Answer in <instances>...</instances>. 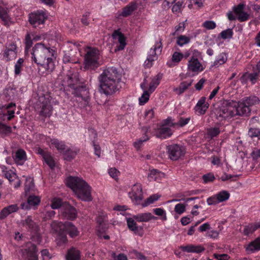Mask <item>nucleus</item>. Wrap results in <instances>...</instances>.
Instances as JSON below:
<instances>
[{"instance_id":"nucleus-64","label":"nucleus","mask_w":260,"mask_h":260,"mask_svg":"<svg viewBox=\"0 0 260 260\" xmlns=\"http://www.w3.org/2000/svg\"><path fill=\"white\" fill-rule=\"evenodd\" d=\"M55 214V212L53 210H46L44 214V218L45 220L51 219L54 217Z\"/></svg>"},{"instance_id":"nucleus-49","label":"nucleus","mask_w":260,"mask_h":260,"mask_svg":"<svg viewBox=\"0 0 260 260\" xmlns=\"http://www.w3.org/2000/svg\"><path fill=\"white\" fill-rule=\"evenodd\" d=\"M178 121L175 124L176 126L183 127L188 123L190 120V117L184 118L181 116H178Z\"/></svg>"},{"instance_id":"nucleus-41","label":"nucleus","mask_w":260,"mask_h":260,"mask_svg":"<svg viewBox=\"0 0 260 260\" xmlns=\"http://www.w3.org/2000/svg\"><path fill=\"white\" fill-rule=\"evenodd\" d=\"M12 132V127L0 122V136L4 137L10 135Z\"/></svg>"},{"instance_id":"nucleus-9","label":"nucleus","mask_w":260,"mask_h":260,"mask_svg":"<svg viewBox=\"0 0 260 260\" xmlns=\"http://www.w3.org/2000/svg\"><path fill=\"white\" fill-rule=\"evenodd\" d=\"M24 196L27 198L26 201L21 203V208L28 210L32 206V178L27 177L24 183Z\"/></svg>"},{"instance_id":"nucleus-40","label":"nucleus","mask_w":260,"mask_h":260,"mask_svg":"<svg viewBox=\"0 0 260 260\" xmlns=\"http://www.w3.org/2000/svg\"><path fill=\"white\" fill-rule=\"evenodd\" d=\"M64 202H63L62 199L55 197L51 200L50 207L52 209H60V210L64 205Z\"/></svg>"},{"instance_id":"nucleus-33","label":"nucleus","mask_w":260,"mask_h":260,"mask_svg":"<svg viewBox=\"0 0 260 260\" xmlns=\"http://www.w3.org/2000/svg\"><path fill=\"white\" fill-rule=\"evenodd\" d=\"M22 260H32V244L29 243L22 250Z\"/></svg>"},{"instance_id":"nucleus-21","label":"nucleus","mask_w":260,"mask_h":260,"mask_svg":"<svg viewBox=\"0 0 260 260\" xmlns=\"http://www.w3.org/2000/svg\"><path fill=\"white\" fill-rule=\"evenodd\" d=\"M0 171L1 172L3 176L8 179L10 182L14 181L17 178L15 170L13 169H11L4 165L0 166Z\"/></svg>"},{"instance_id":"nucleus-2","label":"nucleus","mask_w":260,"mask_h":260,"mask_svg":"<svg viewBox=\"0 0 260 260\" xmlns=\"http://www.w3.org/2000/svg\"><path fill=\"white\" fill-rule=\"evenodd\" d=\"M46 52L51 53L52 56H54V53L55 52L52 49L45 47L42 43H37L34 47V61L38 66H40L38 67V72H41L42 74L44 73L45 71L52 72L54 68L53 59L50 57L46 58Z\"/></svg>"},{"instance_id":"nucleus-46","label":"nucleus","mask_w":260,"mask_h":260,"mask_svg":"<svg viewBox=\"0 0 260 260\" xmlns=\"http://www.w3.org/2000/svg\"><path fill=\"white\" fill-rule=\"evenodd\" d=\"M220 133L219 128L218 127H210L207 129V134L209 138L213 139L217 136Z\"/></svg>"},{"instance_id":"nucleus-42","label":"nucleus","mask_w":260,"mask_h":260,"mask_svg":"<svg viewBox=\"0 0 260 260\" xmlns=\"http://www.w3.org/2000/svg\"><path fill=\"white\" fill-rule=\"evenodd\" d=\"M226 60L227 58L225 56V54L224 53H221L219 55L218 58L213 62V64L211 65V67L217 68L219 66L224 64L226 61Z\"/></svg>"},{"instance_id":"nucleus-53","label":"nucleus","mask_w":260,"mask_h":260,"mask_svg":"<svg viewBox=\"0 0 260 260\" xmlns=\"http://www.w3.org/2000/svg\"><path fill=\"white\" fill-rule=\"evenodd\" d=\"M38 225L34 224V241L40 243L41 242V234L39 232Z\"/></svg>"},{"instance_id":"nucleus-7","label":"nucleus","mask_w":260,"mask_h":260,"mask_svg":"<svg viewBox=\"0 0 260 260\" xmlns=\"http://www.w3.org/2000/svg\"><path fill=\"white\" fill-rule=\"evenodd\" d=\"M85 55V66L86 69H95L100 66L99 50L95 48L88 47Z\"/></svg>"},{"instance_id":"nucleus-56","label":"nucleus","mask_w":260,"mask_h":260,"mask_svg":"<svg viewBox=\"0 0 260 260\" xmlns=\"http://www.w3.org/2000/svg\"><path fill=\"white\" fill-rule=\"evenodd\" d=\"M149 91H145L140 98H139V104L141 105H144L149 99L150 94Z\"/></svg>"},{"instance_id":"nucleus-16","label":"nucleus","mask_w":260,"mask_h":260,"mask_svg":"<svg viewBox=\"0 0 260 260\" xmlns=\"http://www.w3.org/2000/svg\"><path fill=\"white\" fill-rule=\"evenodd\" d=\"M16 105L11 103L0 109V119L10 120L14 117Z\"/></svg>"},{"instance_id":"nucleus-32","label":"nucleus","mask_w":260,"mask_h":260,"mask_svg":"<svg viewBox=\"0 0 260 260\" xmlns=\"http://www.w3.org/2000/svg\"><path fill=\"white\" fill-rule=\"evenodd\" d=\"M57 233L56 238V243L58 246H61L68 243V238L66 232L63 230H54Z\"/></svg>"},{"instance_id":"nucleus-31","label":"nucleus","mask_w":260,"mask_h":260,"mask_svg":"<svg viewBox=\"0 0 260 260\" xmlns=\"http://www.w3.org/2000/svg\"><path fill=\"white\" fill-rule=\"evenodd\" d=\"M133 218L138 222H148L151 219H156L157 218L151 213H140L134 215Z\"/></svg>"},{"instance_id":"nucleus-8","label":"nucleus","mask_w":260,"mask_h":260,"mask_svg":"<svg viewBox=\"0 0 260 260\" xmlns=\"http://www.w3.org/2000/svg\"><path fill=\"white\" fill-rule=\"evenodd\" d=\"M51 226L53 230H63L72 238H75L79 234L77 228L71 222L63 223L60 221H53L51 224Z\"/></svg>"},{"instance_id":"nucleus-23","label":"nucleus","mask_w":260,"mask_h":260,"mask_svg":"<svg viewBox=\"0 0 260 260\" xmlns=\"http://www.w3.org/2000/svg\"><path fill=\"white\" fill-rule=\"evenodd\" d=\"M244 248L247 254H251L260 250V237H257L248 244L244 245Z\"/></svg>"},{"instance_id":"nucleus-37","label":"nucleus","mask_w":260,"mask_h":260,"mask_svg":"<svg viewBox=\"0 0 260 260\" xmlns=\"http://www.w3.org/2000/svg\"><path fill=\"white\" fill-rule=\"evenodd\" d=\"M162 74H157L151 80L149 84L148 90L149 92H153L157 86L159 85L160 80L162 79Z\"/></svg>"},{"instance_id":"nucleus-39","label":"nucleus","mask_w":260,"mask_h":260,"mask_svg":"<svg viewBox=\"0 0 260 260\" xmlns=\"http://www.w3.org/2000/svg\"><path fill=\"white\" fill-rule=\"evenodd\" d=\"M79 151V149H75L74 150L69 149L63 153V158L66 160L71 161L75 158Z\"/></svg>"},{"instance_id":"nucleus-34","label":"nucleus","mask_w":260,"mask_h":260,"mask_svg":"<svg viewBox=\"0 0 260 260\" xmlns=\"http://www.w3.org/2000/svg\"><path fill=\"white\" fill-rule=\"evenodd\" d=\"M138 7V4L136 2H132L128 5L125 6L122 9L120 16L126 17L131 15Z\"/></svg>"},{"instance_id":"nucleus-6","label":"nucleus","mask_w":260,"mask_h":260,"mask_svg":"<svg viewBox=\"0 0 260 260\" xmlns=\"http://www.w3.org/2000/svg\"><path fill=\"white\" fill-rule=\"evenodd\" d=\"M259 100L258 97L253 95L248 97H245L241 99L239 102L238 108L240 111V116H248L251 112V107L258 104Z\"/></svg>"},{"instance_id":"nucleus-20","label":"nucleus","mask_w":260,"mask_h":260,"mask_svg":"<svg viewBox=\"0 0 260 260\" xmlns=\"http://www.w3.org/2000/svg\"><path fill=\"white\" fill-rule=\"evenodd\" d=\"M112 37L114 40H117L119 43V45L115 48V51L124 49L126 45V39L124 35L120 31L119 29L115 30L112 35Z\"/></svg>"},{"instance_id":"nucleus-18","label":"nucleus","mask_w":260,"mask_h":260,"mask_svg":"<svg viewBox=\"0 0 260 260\" xmlns=\"http://www.w3.org/2000/svg\"><path fill=\"white\" fill-rule=\"evenodd\" d=\"M47 18V15L44 10H40L34 12V28L37 26L42 28Z\"/></svg>"},{"instance_id":"nucleus-4","label":"nucleus","mask_w":260,"mask_h":260,"mask_svg":"<svg viewBox=\"0 0 260 260\" xmlns=\"http://www.w3.org/2000/svg\"><path fill=\"white\" fill-rule=\"evenodd\" d=\"M36 94L35 98H37L38 100L36 105L41 108L38 118L40 120L44 122L45 118L49 117L52 114V107L50 105L51 96L45 87L43 85L38 87Z\"/></svg>"},{"instance_id":"nucleus-5","label":"nucleus","mask_w":260,"mask_h":260,"mask_svg":"<svg viewBox=\"0 0 260 260\" xmlns=\"http://www.w3.org/2000/svg\"><path fill=\"white\" fill-rule=\"evenodd\" d=\"M240 113L237 102L234 101H226L223 102L216 110V114L218 118L226 119L236 115L240 116Z\"/></svg>"},{"instance_id":"nucleus-26","label":"nucleus","mask_w":260,"mask_h":260,"mask_svg":"<svg viewBox=\"0 0 260 260\" xmlns=\"http://www.w3.org/2000/svg\"><path fill=\"white\" fill-rule=\"evenodd\" d=\"M206 100L205 97H202L194 107L195 111L200 115H204L209 108V104L206 102Z\"/></svg>"},{"instance_id":"nucleus-29","label":"nucleus","mask_w":260,"mask_h":260,"mask_svg":"<svg viewBox=\"0 0 260 260\" xmlns=\"http://www.w3.org/2000/svg\"><path fill=\"white\" fill-rule=\"evenodd\" d=\"M13 160L19 165H22L26 159V154L24 150L19 149L13 155Z\"/></svg>"},{"instance_id":"nucleus-45","label":"nucleus","mask_w":260,"mask_h":260,"mask_svg":"<svg viewBox=\"0 0 260 260\" xmlns=\"http://www.w3.org/2000/svg\"><path fill=\"white\" fill-rule=\"evenodd\" d=\"M190 41V37L180 35L177 38L176 44L180 46H183L184 45L189 43Z\"/></svg>"},{"instance_id":"nucleus-48","label":"nucleus","mask_w":260,"mask_h":260,"mask_svg":"<svg viewBox=\"0 0 260 260\" xmlns=\"http://www.w3.org/2000/svg\"><path fill=\"white\" fill-rule=\"evenodd\" d=\"M160 196L157 194H153L147 198L144 203L142 204V206L143 207H146L149 205L154 203L155 201H157Z\"/></svg>"},{"instance_id":"nucleus-35","label":"nucleus","mask_w":260,"mask_h":260,"mask_svg":"<svg viewBox=\"0 0 260 260\" xmlns=\"http://www.w3.org/2000/svg\"><path fill=\"white\" fill-rule=\"evenodd\" d=\"M24 43L25 45V56L26 57L29 55V52H30V54L31 55L30 58L32 60V49L30 50V48L32 45V40L31 38L30 35L29 33H27L25 36Z\"/></svg>"},{"instance_id":"nucleus-19","label":"nucleus","mask_w":260,"mask_h":260,"mask_svg":"<svg viewBox=\"0 0 260 260\" xmlns=\"http://www.w3.org/2000/svg\"><path fill=\"white\" fill-rule=\"evenodd\" d=\"M67 82L68 86L71 89V90L83 83L77 72L68 74L67 75Z\"/></svg>"},{"instance_id":"nucleus-1","label":"nucleus","mask_w":260,"mask_h":260,"mask_svg":"<svg viewBox=\"0 0 260 260\" xmlns=\"http://www.w3.org/2000/svg\"><path fill=\"white\" fill-rule=\"evenodd\" d=\"M121 78V74L116 68H107L98 77L100 92L106 95L113 94L118 90Z\"/></svg>"},{"instance_id":"nucleus-63","label":"nucleus","mask_w":260,"mask_h":260,"mask_svg":"<svg viewBox=\"0 0 260 260\" xmlns=\"http://www.w3.org/2000/svg\"><path fill=\"white\" fill-rule=\"evenodd\" d=\"M17 48L16 43L13 41L8 42L6 46V49H8V50L17 52Z\"/></svg>"},{"instance_id":"nucleus-25","label":"nucleus","mask_w":260,"mask_h":260,"mask_svg":"<svg viewBox=\"0 0 260 260\" xmlns=\"http://www.w3.org/2000/svg\"><path fill=\"white\" fill-rule=\"evenodd\" d=\"M37 153L41 155L45 162L49 166L51 169L55 167V162L50 154L40 148H37Z\"/></svg>"},{"instance_id":"nucleus-58","label":"nucleus","mask_w":260,"mask_h":260,"mask_svg":"<svg viewBox=\"0 0 260 260\" xmlns=\"http://www.w3.org/2000/svg\"><path fill=\"white\" fill-rule=\"evenodd\" d=\"M183 57V54L178 52H175L172 55V60L173 62L178 63L181 60Z\"/></svg>"},{"instance_id":"nucleus-54","label":"nucleus","mask_w":260,"mask_h":260,"mask_svg":"<svg viewBox=\"0 0 260 260\" xmlns=\"http://www.w3.org/2000/svg\"><path fill=\"white\" fill-rule=\"evenodd\" d=\"M248 136L252 139L258 138L260 136V129L257 128H250L248 132Z\"/></svg>"},{"instance_id":"nucleus-17","label":"nucleus","mask_w":260,"mask_h":260,"mask_svg":"<svg viewBox=\"0 0 260 260\" xmlns=\"http://www.w3.org/2000/svg\"><path fill=\"white\" fill-rule=\"evenodd\" d=\"M245 7V4L240 3L233 7V11L238 16L237 19L240 22H244L249 19V14L244 11Z\"/></svg>"},{"instance_id":"nucleus-10","label":"nucleus","mask_w":260,"mask_h":260,"mask_svg":"<svg viewBox=\"0 0 260 260\" xmlns=\"http://www.w3.org/2000/svg\"><path fill=\"white\" fill-rule=\"evenodd\" d=\"M59 216L63 219L74 220L77 217V211L74 206L64 202V205L59 210Z\"/></svg>"},{"instance_id":"nucleus-43","label":"nucleus","mask_w":260,"mask_h":260,"mask_svg":"<svg viewBox=\"0 0 260 260\" xmlns=\"http://www.w3.org/2000/svg\"><path fill=\"white\" fill-rule=\"evenodd\" d=\"M51 143L52 145L59 151L61 152L64 150L66 148V145L62 141H59L58 139H53L51 140Z\"/></svg>"},{"instance_id":"nucleus-36","label":"nucleus","mask_w":260,"mask_h":260,"mask_svg":"<svg viewBox=\"0 0 260 260\" xmlns=\"http://www.w3.org/2000/svg\"><path fill=\"white\" fill-rule=\"evenodd\" d=\"M181 249L183 251L187 252L201 253L203 252L205 249L201 245H189L186 246H181Z\"/></svg>"},{"instance_id":"nucleus-13","label":"nucleus","mask_w":260,"mask_h":260,"mask_svg":"<svg viewBox=\"0 0 260 260\" xmlns=\"http://www.w3.org/2000/svg\"><path fill=\"white\" fill-rule=\"evenodd\" d=\"M169 158L172 160H177L185 154V149L178 144H173L167 146Z\"/></svg>"},{"instance_id":"nucleus-60","label":"nucleus","mask_w":260,"mask_h":260,"mask_svg":"<svg viewBox=\"0 0 260 260\" xmlns=\"http://www.w3.org/2000/svg\"><path fill=\"white\" fill-rule=\"evenodd\" d=\"M185 211V206L182 204L179 203L175 205L174 208V211L181 215Z\"/></svg>"},{"instance_id":"nucleus-38","label":"nucleus","mask_w":260,"mask_h":260,"mask_svg":"<svg viewBox=\"0 0 260 260\" xmlns=\"http://www.w3.org/2000/svg\"><path fill=\"white\" fill-rule=\"evenodd\" d=\"M67 260H80V252L74 248L70 249L66 255Z\"/></svg>"},{"instance_id":"nucleus-52","label":"nucleus","mask_w":260,"mask_h":260,"mask_svg":"<svg viewBox=\"0 0 260 260\" xmlns=\"http://www.w3.org/2000/svg\"><path fill=\"white\" fill-rule=\"evenodd\" d=\"M220 37L223 39H231L233 35L232 28H228L222 31L220 34Z\"/></svg>"},{"instance_id":"nucleus-15","label":"nucleus","mask_w":260,"mask_h":260,"mask_svg":"<svg viewBox=\"0 0 260 260\" xmlns=\"http://www.w3.org/2000/svg\"><path fill=\"white\" fill-rule=\"evenodd\" d=\"M0 19L2 24L7 27L9 26L12 22L8 5L3 1H0Z\"/></svg>"},{"instance_id":"nucleus-30","label":"nucleus","mask_w":260,"mask_h":260,"mask_svg":"<svg viewBox=\"0 0 260 260\" xmlns=\"http://www.w3.org/2000/svg\"><path fill=\"white\" fill-rule=\"evenodd\" d=\"M193 81V79H190L181 82L178 87L173 89V91L179 95L182 94L192 85Z\"/></svg>"},{"instance_id":"nucleus-62","label":"nucleus","mask_w":260,"mask_h":260,"mask_svg":"<svg viewBox=\"0 0 260 260\" xmlns=\"http://www.w3.org/2000/svg\"><path fill=\"white\" fill-rule=\"evenodd\" d=\"M202 178L204 180V182L207 183L213 181L215 179V177L213 174L209 173L204 175L202 177Z\"/></svg>"},{"instance_id":"nucleus-47","label":"nucleus","mask_w":260,"mask_h":260,"mask_svg":"<svg viewBox=\"0 0 260 260\" xmlns=\"http://www.w3.org/2000/svg\"><path fill=\"white\" fill-rule=\"evenodd\" d=\"M216 195L219 203L228 200L230 196L229 192L225 190H222L217 193Z\"/></svg>"},{"instance_id":"nucleus-57","label":"nucleus","mask_w":260,"mask_h":260,"mask_svg":"<svg viewBox=\"0 0 260 260\" xmlns=\"http://www.w3.org/2000/svg\"><path fill=\"white\" fill-rule=\"evenodd\" d=\"M159 172L155 169H153L150 171L148 175V178L150 181H155L157 179Z\"/></svg>"},{"instance_id":"nucleus-55","label":"nucleus","mask_w":260,"mask_h":260,"mask_svg":"<svg viewBox=\"0 0 260 260\" xmlns=\"http://www.w3.org/2000/svg\"><path fill=\"white\" fill-rule=\"evenodd\" d=\"M149 138L148 136L145 135L142 138L136 141L134 143V147L137 149H139L142 146L143 142L148 140Z\"/></svg>"},{"instance_id":"nucleus-28","label":"nucleus","mask_w":260,"mask_h":260,"mask_svg":"<svg viewBox=\"0 0 260 260\" xmlns=\"http://www.w3.org/2000/svg\"><path fill=\"white\" fill-rule=\"evenodd\" d=\"M187 66L188 70L192 72H198L203 70L202 64L198 58L194 57H192L189 60Z\"/></svg>"},{"instance_id":"nucleus-22","label":"nucleus","mask_w":260,"mask_h":260,"mask_svg":"<svg viewBox=\"0 0 260 260\" xmlns=\"http://www.w3.org/2000/svg\"><path fill=\"white\" fill-rule=\"evenodd\" d=\"M134 218H127L126 221L128 228L131 231L134 232L135 234L142 237L144 234L143 228L142 226H138Z\"/></svg>"},{"instance_id":"nucleus-27","label":"nucleus","mask_w":260,"mask_h":260,"mask_svg":"<svg viewBox=\"0 0 260 260\" xmlns=\"http://www.w3.org/2000/svg\"><path fill=\"white\" fill-rule=\"evenodd\" d=\"M173 134L172 129L165 125H161L156 131L155 136L160 139H166L170 137Z\"/></svg>"},{"instance_id":"nucleus-3","label":"nucleus","mask_w":260,"mask_h":260,"mask_svg":"<svg viewBox=\"0 0 260 260\" xmlns=\"http://www.w3.org/2000/svg\"><path fill=\"white\" fill-rule=\"evenodd\" d=\"M66 184L81 200L85 202H90L92 200L91 188L82 178L70 176L66 180Z\"/></svg>"},{"instance_id":"nucleus-11","label":"nucleus","mask_w":260,"mask_h":260,"mask_svg":"<svg viewBox=\"0 0 260 260\" xmlns=\"http://www.w3.org/2000/svg\"><path fill=\"white\" fill-rule=\"evenodd\" d=\"M71 93L75 96L81 98L84 101V105H87L88 104L90 95L88 87L85 84L82 83L72 89Z\"/></svg>"},{"instance_id":"nucleus-51","label":"nucleus","mask_w":260,"mask_h":260,"mask_svg":"<svg viewBox=\"0 0 260 260\" xmlns=\"http://www.w3.org/2000/svg\"><path fill=\"white\" fill-rule=\"evenodd\" d=\"M256 230L255 224L250 223L244 227L243 233L245 235L248 236L250 234L253 233Z\"/></svg>"},{"instance_id":"nucleus-24","label":"nucleus","mask_w":260,"mask_h":260,"mask_svg":"<svg viewBox=\"0 0 260 260\" xmlns=\"http://www.w3.org/2000/svg\"><path fill=\"white\" fill-rule=\"evenodd\" d=\"M19 207L17 204H12L4 207L0 212V219H5L10 214L18 211Z\"/></svg>"},{"instance_id":"nucleus-14","label":"nucleus","mask_w":260,"mask_h":260,"mask_svg":"<svg viewBox=\"0 0 260 260\" xmlns=\"http://www.w3.org/2000/svg\"><path fill=\"white\" fill-rule=\"evenodd\" d=\"M132 202L137 205H140L143 199L142 187L141 184L136 183L133 185L131 191L128 193Z\"/></svg>"},{"instance_id":"nucleus-12","label":"nucleus","mask_w":260,"mask_h":260,"mask_svg":"<svg viewBox=\"0 0 260 260\" xmlns=\"http://www.w3.org/2000/svg\"><path fill=\"white\" fill-rule=\"evenodd\" d=\"M162 44L161 40L159 42H157L154 45L153 48H151L148 54L147 59L145 60L144 63V66L145 68H149L152 65V62L157 59L156 51H158L160 53L161 51Z\"/></svg>"},{"instance_id":"nucleus-59","label":"nucleus","mask_w":260,"mask_h":260,"mask_svg":"<svg viewBox=\"0 0 260 260\" xmlns=\"http://www.w3.org/2000/svg\"><path fill=\"white\" fill-rule=\"evenodd\" d=\"M153 212L156 215L162 216V220H167L166 212L163 209L160 208L154 209Z\"/></svg>"},{"instance_id":"nucleus-61","label":"nucleus","mask_w":260,"mask_h":260,"mask_svg":"<svg viewBox=\"0 0 260 260\" xmlns=\"http://www.w3.org/2000/svg\"><path fill=\"white\" fill-rule=\"evenodd\" d=\"M203 26L207 29H213L216 26V24L213 21L207 20L203 23Z\"/></svg>"},{"instance_id":"nucleus-44","label":"nucleus","mask_w":260,"mask_h":260,"mask_svg":"<svg viewBox=\"0 0 260 260\" xmlns=\"http://www.w3.org/2000/svg\"><path fill=\"white\" fill-rule=\"evenodd\" d=\"M23 226L30 231V234L32 232V218L31 216H28L22 221Z\"/></svg>"},{"instance_id":"nucleus-50","label":"nucleus","mask_w":260,"mask_h":260,"mask_svg":"<svg viewBox=\"0 0 260 260\" xmlns=\"http://www.w3.org/2000/svg\"><path fill=\"white\" fill-rule=\"evenodd\" d=\"M4 56L7 58V60H12L16 57L17 52L10 51L6 49L4 53Z\"/></svg>"}]
</instances>
